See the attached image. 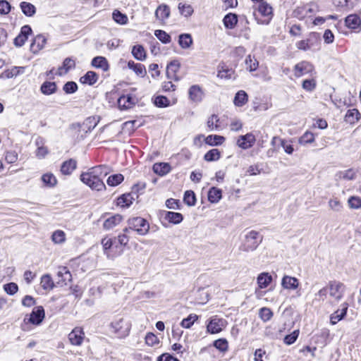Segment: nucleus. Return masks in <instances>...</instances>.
Listing matches in <instances>:
<instances>
[{
  "label": "nucleus",
  "mask_w": 361,
  "mask_h": 361,
  "mask_svg": "<svg viewBox=\"0 0 361 361\" xmlns=\"http://www.w3.org/2000/svg\"><path fill=\"white\" fill-rule=\"evenodd\" d=\"M109 173L108 166L99 165L90 169L87 172L82 173L80 180L92 190L102 191L106 189V185L102 178L105 177Z\"/></svg>",
  "instance_id": "obj_1"
},
{
  "label": "nucleus",
  "mask_w": 361,
  "mask_h": 361,
  "mask_svg": "<svg viewBox=\"0 0 361 361\" xmlns=\"http://www.w3.org/2000/svg\"><path fill=\"white\" fill-rule=\"evenodd\" d=\"M263 236L259 232L250 231L245 235L243 243L240 245V250L243 252H252L255 250L262 243Z\"/></svg>",
  "instance_id": "obj_2"
},
{
  "label": "nucleus",
  "mask_w": 361,
  "mask_h": 361,
  "mask_svg": "<svg viewBox=\"0 0 361 361\" xmlns=\"http://www.w3.org/2000/svg\"><path fill=\"white\" fill-rule=\"evenodd\" d=\"M129 228L140 235H146L149 229L148 221L142 217L136 216L128 219Z\"/></svg>",
  "instance_id": "obj_3"
},
{
  "label": "nucleus",
  "mask_w": 361,
  "mask_h": 361,
  "mask_svg": "<svg viewBox=\"0 0 361 361\" xmlns=\"http://www.w3.org/2000/svg\"><path fill=\"white\" fill-rule=\"evenodd\" d=\"M111 331L118 337H125L130 331V324L123 318H118L113 321L110 324Z\"/></svg>",
  "instance_id": "obj_4"
},
{
  "label": "nucleus",
  "mask_w": 361,
  "mask_h": 361,
  "mask_svg": "<svg viewBox=\"0 0 361 361\" xmlns=\"http://www.w3.org/2000/svg\"><path fill=\"white\" fill-rule=\"evenodd\" d=\"M261 134V131H256L255 134L248 133L243 135H240L237 140L236 145L243 149L251 148L257 140V137Z\"/></svg>",
  "instance_id": "obj_5"
},
{
  "label": "nucleus",
  "mask_w": 361,
  "mask_h": 361,
  "mask_svg": "<svg viewBox=\"0 0 361 361\" xmlns=\"http://www.w3.org/2000/svg\"><path fill=\"white\" fill-rule=\"evenodd\" d=\"M224 319L217 317V316L212 317L207 325V332L212 334H218L223 329Z\"/></svg>",
  "instance_id": "obj_6"
},
{
  "label": "nucleus",
  "mask_w": 361,
  "mask_h": 361,
  "mask_svg": "<svg viewBox=\"0 0 361 361\" xmlns=\"http://www.w3.org/2000/svg\"><path fill=\"white\" fill-rule=\"evenodd\" d=\"M32 32V28L30 25H23L18 35L14 39L13 44L17 47H20L25 44L28 39V36Z\"/></svg>",
  "instance_id": "obj_7"
},
{
  "label": "nucleus",
  "mask_w": 361,
  "mask_h": 361,
  "mask_svg": "<svg viewBox=\"0 0 361 361\" xmlns=\"http://www.w3.org/2000/svg\"><path fill=\"white\" fill-rule=\"evenodd\" d=\"M314 70V66L308 61H301L297 63L294 67L295 76L299 78L305 74L312 73Z\"/></svg>",
  "instance_id": "obj_8"
},
{
  "label": "nucleus",
  "mask_w": 361,
  "mask_h": 361,
  "mask_svg": "<svg viewBox=\"0 0 361 361\" xmlns=\"http://www.w3.org/2000/svg\"><path fill=\"white\" fill-rule=\"evenodd\" d=\"M45 317L44 310L42 306L35 307L31 312L29 322L34 325H39L42 323Z\"/></svg>",
  "instance_id": "obj_9"
},
{
  "label": "nucleus",
  "mask_w": 361,
  "mask_h": 361,
  "mask_svg": "<svg viewBox=\"0 0 361 361\" xmlns=\"http://www.w3.org/2000/svg\"><path fill=\"white\" fill-rule=\"evenodd\" d=\"M189 99L195 103H200L204 97V92L198 85H192L188 90Z\"/></svg>",
  "instance_id": "obj_10"
},
{
  "label": "nucleus",
  "mask_w": 361,
  "mask_h": 361,
  "mask_svg": "<svg viewBox=\"0 0 361 361\" xmlns=\"http://www.w3.org/2000/svg\"><path fill=\"white\" fill-rule=\"evenodd\" d=\"M85 333L82 328L75 327L68 334V339L72 345H80L83 341Z\"/></svg>",
  "instance_id": "obj_11"
},
{
  "label": "nucleus",
  "mask_w": 361,
  "mask_h": 361,
  "mask_svg": "<svg viewBox=\"0 0 361 361\" xmlns=\"http://www.w3.org/2000/svg\"><path fill=\"white\" fill-rule=\"evenodd\" d=\"M344 285L338 281L329 282L330 295L334 297L337 300H340L343 298V292Z\"/></svg>",
  "instance_id": "obj_12"
},
{
  "label": "nucleus",
  "mask_w": 361,
  "mask_h": 361,
  "mask_svg": "<svg viewBox=\"0 0 361 361\" xmlns=\"http://www.w3.org/2000/svg\"><path fill=\"white\" fill-rule=\"evenodd\" d=\"M97 123L95 121L94 117H88L83 123L82 124L80 123H73L71 125V128L73 129H78L80 130V128H82V130L85 131V133L90 132L92 130H93Z\"/></svg>",
  "instance_id": "obj_13"
},
{
  "label": "nucleus",
  "mask_w": 361,
  "mask_h": 361,
  "mask_svg": "<svg viewBox=\"0 0 361 361\" xmlns=\"http://www.w3.org/2000/svg\"><path fill=\"white\" fill-rule=\"evenodd\" d=\"M341 307V309L337 310L333 314H331L330 322L331 324L334 325L337 324L339 321L344 319V317L346 316L348 308V303L345 302L342 304Z\"/></svg>",
  "instance_id": "obj_14"
},
{
  "label": "nucleus",
  "mask_w": 361,
  "mask_h": 361,
  "mask_svg": "<svg viewBox=\"0 0 361 361\" xmlns=\"http://www.w3.org/2000/svg\"><path fill=\"white\" fill-rule=\"evenodd\" d=\"M47 42V39L43 35H37L32 40L30 44V50L34 54L39 52L44 48Z\"/></svg>",
  "instance_id": "obj_15"
},
{
  "label": "nucleus",
  "mask_w": 361,
  "mask_h": 361,
  "mask_svg": "<svg viewBox=\"0 0 361 361\" xmlns=\"http://www.w3.org/2000/svg\"><path fill=\"white\" fill-rule=\"evenodd\" d=\"M162 216L165 220L173 224H178L183 220V214L179 212L164 211Z\"/></svg>",
  "instance_id": "obj_16"
},
{
  "label": "nucleus",
  "mask_w": 361,
  "mask_h": 361,
  "mask_svg": "<svg viewBox=\"0 0 361 361\" xmlns=\"http://www.w3.org/2000/svg\"><path fill=\"white\" fill-rule=\"evenodd\" d=\"M135 195L133 194L131 191L130 193L121 195L117 199V205L121 207H129L133 204V200H135Z\"/></svg>",
  "instance_id": "obj_17"
},
{
  "label": "nucleus",
  "mask_w": 361,
  "mask_h": 361,
  "mask_svg": "<svg viewBox=\"0 0 361 361\" xmlns=\"http://www.w3.org/2000/svg\"><path fill=\"white\" fill-rule=\"evenodd\" d=\"M345 24L348 28L355 30L360 27L361 20L358 15L350 14L345 18Z\"/></svg>",
  "instance_id": "obj_18"
},
{
  "label": "nucleus",
  "mask_w": 361,
  "mask_h": 361,
  "mask_svg": "<svg viewBox=\"0 0 361 361\" xmlns=\"http://www.w3.org/2000/svg\"><path fill=\"white\" fill-rule=\"evenodd\" d=\"M272 280L271 275L268 272H262L259 274L257 278L258 286L261 289L267 288Z\"/></svg>",
  "instance_id": "obj_19"
},
{
  "label": "nucleus",
  "mask_w": 361,
  "mask_h": 361,
  "mask_svg": "<svg viewBox=\"0 0 361 361\" xmlns=\"http://www.w3.org/2000/svg\"><path fill=\"white\" fill-rule=\"evenodd\" d=\"M91 65L96 68H101L104 71L109 69V64L107 59L104 56H95L92 59Z\"/></svg>",
  "instance_id": "obj_20"
},
{
  "label": "nucleus",
  "mask_w": 361,
  "mask_h": 361,
  "mask_svg": "<svg viewBox=\"0 0 361 361\" xmlns=\"http://www.w3.org/2000/svg\"><path fill=\"white\" fill-rule=\"evenodd\" d=\"M77 162L75 159H70L62 163L61 172L63 175H70L76 169Z\"/></svg>",
  "instance_id": "obj_21"
},
{
  "label": "nucleus",
  "mask_w": 361,
  "mask_h": 361,
  "mask_svg": "<svg viewBox=\"0 0 361 361\" xmlns=\"http://www.w3.org/2000/svg\"><path fill=\"white\" fill-rule=\"evenodd\" d=\"M281 286L286 289H296L299 286V281L295 277L284 276L281 281Z\"/></svg>",
  "instance_id": "obj_22"
},
{
  "label": "nucleus",
  "mask_w": 361,
  "mask_h": 361,
  "mask_svg": "<svg viewBox=\"0 0 361 361\" xmlns=\"http://www.w3.org/2000/svg\"><path fill=\"white\" fill-rule=\"evenodd\" d=\"M170 16V8L166 4H161L155 11L156 18L161 21L167 19Z\"/></svg>",
  "instance_id": "obj_23"
},
{
  "label": "nucleus",
  "mask_w": 361,
  "mask_h": 361,
  "mask_svg": "<svg viewBox=\"0 0 361 361\" xmlns=\"http://www.w3.org/2000/svg\"><path fill=\"white\" fill-rule=\"evenodd\" d=\"M41 92L44 95H51L57 91V85L55 82L45 81L40 87Z\"/></svg>",
  "instance_id": "obj_24"
},
{
  "label": "nucleus",
  "mask_w": 361,
  "mask_h": 361,
  "mask_svg": "<svg viewBox=\"0 0 361 361\" xmlns=\"http://www.w3.org/2000/svg\"><path fill=\"white\" fill-rule=\"evenodd\" d=\"M117 240L116 238H103L102 240V244L103 246V249L104 250V253L107 255V257L110 258L111 255V252L114 251V245L116 243Z\"/></svg>",
  "instance_id": "obj_25"
},
{
  "label": "nucleus",
  "mask_w": 361,
  "mask_h": 361,
  "mask_svg": "<svg viewBox=\"0 0 361 361\" xmlns=\"http://www.w3.org/2000/svg\"><path fill=\"white\" fill-rule=\"evenodd\" d=\"M207 197L211 203H217L222 197V190L216 187H212L208 191Z\"/></svg>",
  "instance_id": "obj_26"
},
{
  "label": "nucleus",
  "mask_w": 361,
  "mask_h": 361,
  "mask_svg": "<svg viewBox=\"0 0 361 361\" xmlns=\"http://www.w3.org/2000/svg\"><path fill=\"white\" fill-rule=\"evenodd\" d=\"M128 67L129 69L133 70L138 76L144 77L147 73L146 68L142 63H135L130 60L128 62Z\"/></svg>",
  "instance_id": "obj_27"
},
{
  "label": "nucleus",
  "mask_w": 361,
  "mask_h": 361,
  "mask_svg": "<svg viewBox=\"0 0 361 361\" xmlns=\"http://www.w3.org/2000/svg\"><path fill=\"white\" fill-rule=\"evenodd\" d=\"M171 169L170 164L165 162L156 163L153 165L154 172L159 176H164L169 173Z\"/></svg>",
  "instance_id": "obj_28"
},
{
  "label": "nucleus",
  "mask_w": 361,
  "mask_h": 361,
  "mask_svg": "<svg viewBox=\"0 0 361 361\" xmlns=\"http://www.w3.org/2000/svg\"><path fill=\"white\" fill-rule=\"evenodd\" d=\"M180 64L177 60L171 61L166 67V75L169 78H175L176 80H178L176 78V73L179 71Z\"/></svg>",
  "instance_id": "obj_29"
},
{
  "label": "nucleus",
  "mask_w": 361,
  "mask_h": 361,
  "mask_svg": "<svg viewBox=\"0 0 361 361\" xmlns=\"http://www.w3.org/2000/svg\"><path fill=\"white\" fill-rule=\"evenodd\" d=\"M98 80V75L97 73L89 71L82 77L80 78V82L83 84L93 85Z\"/></svg>",
  "instance_id": "obj_30"
},
{
  "label": "nucleus",
  "mask_w": 361,
  "mask_h": 361,
  "mask_svg": "<svg viewBox=\"0 0 361 361\" xmlns=\"http://www.w3.org/2000/svg\"><path fill=\"white\" fill-rule=\"evenodd\" d=\"M123 219V216L120 214H115L104 222L103 227L104 229L109 230L118 225Z\"/></svg>",
  "instance_id": "obj_31"
},
{
  "label": "nucleus",
  "mask_w": 361,
  "mask_h": 361,
  "mask_svg": "<svg viewBox=\"0 0 361 361\" xmlns=\"http://www.w3.org/2000/svg\"><path fill=\"white\" fill-rule=\"evenodd\" d=\"M223 23L226 28L233 29L238 23V16L235 13H228L224 16Z\"/></svg>",
  "instance_id": "obj_32"
},
{
  "label": "nucleus",
  "mask_w": 361,
  "mask_h": 361,
  "mask_svg": "<svg viewBox=\"0 0 361 361\" xmlns=\"http://www.w3.org/2000/svg\"><path fill=\"white\" fill-rule=\"evenodd\" d=\"M134 58L138 61H144L147 57L146 51L141 44L134 45L131 51Z\"/></svg>",
  "instance_id": "obj_33"
},
{
  "label": "nucleus",
  "mask_w": 361,
  "mask_h": 361,
  "mask_svg": "<svg viewBox=\"0 0 361 361\" xmlns=\"http://www.w3.org/2000/svg\"><path fill=\"white\" fill-rule=\"evenodd\" d=\"M193 43L190 34L183 33L178 36V44L182 49H188Z\"/></svg>",
  "instance_id": "obj_34"
},
{
  "label": "nucleus",
  "mask_w": 361,
  "mask_h": 361,
  "mask_svg": "<svg viewBox=\"0 0 361 361\" xmlns=\"http://www.w3.org/2000/svg\"><path fill=\"white\" fill-rule=\"evenodd\" d=\"M226 138L222 135H209L205 138V143L210 146H219L222 145Z\"/></svg>",
  "instance_id": "obj_35"
},
{
  "label": "nucleus",
  "mask_w": 361,
  "mask_h": 361,
  "mask_svg": "<svg viewBox=\"0 0 361 361\" xmlns=\"http://www.w3.org/2000/svg\"><path fill=\"white\" fill-rule=\"evenodd\" d=\"M312 12V8L307 5L298 6L293 11V16L298 19H303L308 13Z\"/></svg>",
  "instance_id": "obj_36"
},
{
  "label": "nucleus",
  "mask_w": 361,
  "mask_h": 361,
  "mask_svg": "<svg viewBox=\"0 0 361 361\" xmlns=\"http://www.w3.org/2000/svg\"><path fill=\"white\" fill-rule=\"evenodd\" d=\"M20 7L23 14L26 16L31 17L36 13L35 6L31 3L23 1L20 4Z\"/></svg>",
  "instance_id": "obj_37"
},
{
  "label": "nucleus",
  "mask_w": 361,
  "mask_h": 361,
  "mask_svg": "<svg viewBox=\"0 0 361 361\" xmlns=\"http://www.w3.org/2000/svg\"><path fill=\"white\" fill-rule=\"evenodd\" d=\"M118 104L123 106V109H128L135 104V99L133 96L128 94L127 96L123 95L118 99Z\"/></svg>",
  "instance_id": "obj_38"
},
{
  "label": "nucleus",
  "mask_w": 361,
  "mask_h": 361,
  "mask_svg": "<svg viewBox=\"0 0 361 361\" xmlns=\"http://www.w3.org/2000/svg\"><path fill=\"white\" fill-rule=\"evenodd\" d=\"M247 94L243 90H240L235 94L233 103L236 106H243L247 103Z\"/></svg>",
  "instance_id": "obj_39"
},
{
  "label": "nucleus",
  "mask_w": 361,
  "mask_h": 361,
  "mask_svg": "<svg viewBox=\"0 0 361 361\" xmlns=\"http://www.w3.org/2000/svg\"><path fill=\"white\" fill-rule=\"evenodd\" d=\"M360 118V114L356 109H349L345 116V121L349 123H354Z\"/></svg>",
  "instance_id": "obj_40"
},
{
  "label": "nucleus",
  "mask_w": 361,
  "mask_h": 361,
  "mask_svg": "<svg viewBox=\"0 0 361 361\" xmlns=\"http://www.w3.org/2000/svg\"><path fill=\"white\" fill-rule=\"evenodd\" d=\"M124 180V176L121 173L111 175L107 178L106 183L109 186L115 187L118 185Z\"/></svg>",
  "instance_id": "obj_41"
},
{
  "label": "nucleus",
  "mask_w": 361,
  "mask_h": 361,
  "mask_svg": "<svg viewBox=\"0 0 361 361\" xmlns=\"http://www.w3.org/2000/svg\"><path fill=\"white\" fill-rule=\"evenodd\" d=\"M183 202L189 207L195 206L196 204V195L192 190H186L183 195Z\"/></svg>",
  "instance_id": "obj_42"
},
{
  "label": "nucleus",
  "mask_w": 361,
  "mask_h": 361,
  "mask_svg": "<svg viewBox=\"0 0 361 361\" xmlns=\"http://www.w3.org/2000/svg\"><path fill=\"white\" fill-rule=\"evenodd\" d=\"M24 67L22 66H13L11 69L5 71L2 75L6 78H11L17 76L24 72Z\"/></svg>",
  "instance_id": "obj_43"
},
{
  "label": "nucleus",
  "mask_w": 361,
  "mask_h": 361,
  "mask_svg": "<svg viewBox=\"0 0 361 361\" xmlns=\"http://www.w3.org/2000/svg\"><path fill=\"white\" fill-rule=\"evenodd\" d=\"M258 12L263 16L269 17L272 15V8L265 1H261L258 6Z\"/></svg>",
  "instance_id": "obj_44"
},
{
  "label": "nucleus",
  "mask_w": 361,
  "mask_h": 361,
  "mask_svg": "<svg viewBox=\"0 0 361 361\" xmlns=\"http://www.w3.org/2000/svg\"><path fill=\"white\" fill-rule=\"evenodd\" d=\"M221 157V152L218 149H212L209 150L204 156V159L207 161H217Z\"/></svg>",
  "instance_id": "obj_45"
},
{
  "label": "nucleus",
  "mask_w": 361,
  "mask_h": 361,
  "mask_svg": "<svg viewBox=\"0 0 361 361\" xmlns=\"http://www.w3.org/2000/svg\"><path fill=\"white\" fill-rule=\"evenodd\" d=\"M41 286L44 290H51L54 287V283L49 274H44L42 276Z\"/></svg>",
  "instance_id": "obj_46"
},
{
  "label": "nucleus",
  "mask_w": 361,
  "mask_h": 361,
  "mask_svg": "<svg viewBox=\"0 0 361 361\" xmlns=\"http://www.w3.org/2000/svg\"><path fill=\"white\" fill-rule=\"evenodd\" d=\"M59 277L61 278V281L67 284L68 281L72 280V275L66 267H61L57 274Z\"/></svg>",
  "instance_id": "obj_47"
},
{
  "label": "nucleus",
  "mask_w": 361,
  "mask_h": 361,
  "mask_svg": "<svg viewBox=\"0 0 361 361\" xmlns=\"http://www.w3.org/2000/svg\"><path fill=\"white\" fill-rule=\"evenodd\" d=\"M154 35L163 44H169L171 41L170 35L162 30H157L154 31Z\"/></svg>",
  "instance_id": "obj_48"
},
{
  "label": "nucleus",
  "mask_w": 361,
  "mask_h": 361,
  "mask_svg": "<svg viewBox=\"0 0 361 361\" xmlns=\"http://www.w3.org/2000/svg\"><path fill=\"white\" fill-rule=\"evenodd\" d=\"M213 346L220 352L224 353L228 350V343L226 338H219L213 342Z\"/></svg>",
  "instance_id": "obj_49"
},
{
  "label": "nucleus",
  "mask_w": 361,
  "mask_h": 361,
  "mask_svg": "<svg viewBox=\"0 0 361 361\" xmlns=\"http://www.w3.org/2000/svg\"><path fill=\"white\" fill-rule=\"evenodd\" d=\"M154 104L159 108L167 107L170 104L169 99L163 95H158L154 99Z\"/></svg>",
  "instance_id": "obj_50"
},
{
  "label": "nucleus",
  "mask_w": 361,
  "mask_h": 361,
  "mask_svg": "<svg viewBox=\"0 0 361 361\" xmlns=\"http://www.w3.org/2000/svg\"><path fill=\"white\" fill-rule=\"evenodd\" d=\"M42 180L47 187H54L57 183L56 177L52 173H45L42 176Z\"/></svg>",
  "instance_id": "obj_51"
},
{
  "label": "nucleus",
  "mask_w": 361,
  "mask_h": 361,
  "mask_svg": "<svg viewBox=\"0 0 361 361\" xmlns=\"http://www.w3.org/2000/svg\"><path fill=\"white\" fill-rule=\"evenodd\" d=\"M113 19L115 22L121 25H126L128 23V17L126 14L121 11L116 10L113 12Z\"/></svg>",
  "instance_id": "obj_52"
},
{
  "label": "nucleus",
  "mask_w": 361,
  "mask_h": 361,
  "mask_svg": "<svg viewBox=\"0 0 361 361\" xmlns=\"http://www.w3.org/2000/svg\"><path fill=\"white\" fill-rule=\"evenodd\" d=\"M219 118L216 114H212L207 120V125L210 130L219 129Z\"/></svg>",
  "instance_id": "obj_53"
},
{
  "label": "nucleus",
  "mask_w": 361,
  "mask_h": 361,
  "mask_svg": "<svg viewBox=\"0 0 361 361\" xmlns=\"http://www.w3.org/2000/svg\"><path fill=\"white\" fill-rule=\"evenodd\" d=\"M197 319H198L197 315L191 314L188 317H187L186 318H184L181 321L180 325L183 328L189 329L192 326L195 321H196Z\"/></svg>",
  "instance_id": "obj_54"
},
{
  "label": "nucleus",
  "mask_w": 361,
  "mask_h": 361,
  "mask_svg": "<svg viewBox=\"0 0 361 361\" xmlns=\"http://www.w3.org/2000/svg\"><path fill=\"white\" fill-rule=\"evenodd\" d=\"M116 238L117 240L116 243H119V245H120L119 251L118 252V255H121L123 252V247L126 246L128 244V243L129 241V238L127 235V234H126V233L120 234L118 235V237H116Z\"/></svg>",
  "instance_id": "obj_55"
},
{
  "label": "nucleus",
  "mask_w": 361,
  "mask_h": 361,
  "mask_svg": "<svg viewBox=\"0 0 361 361\" xmlns=\"http://www.w3.org/2000/svg\"><path fill=\"white\" fill-rule=\"evenodd\" d=\"M178 10L180 14L185 17L190 16L194 11L192 6L183 4L182 3L178 4Z\"/></svg>",
  "instance_id": "obj_56"
},
{
  "label": "nucleus",
  "mask_w": 361,
  "mask_h": 361,
  "mask_svg": "<svg viewBox=\"0 0 361 361\" xmlns=\"http://www.w3.org/2000/svg\"><path fill=\"white\" fill-rule=\"evenodd\" d=\"M51 240L55 243H62L66 240V234L63 231L57 230L53 233L51 235Z\"/></svg>",
  "instance_id": "obj_57"
},
{
  "label": "nucleus",
  "mask_w": 361,
  "mask_h": 361,
  "mask_svg": "<svg viewBox=\"0 0 361 361\" xmlns=\"http://www.w3.org/2000/svg\"><path fill=\"white\" fill-rule=\"evenodd\" d=\"M78 89V85L74 81H68L63 85V90L66 94H73Z\"/></svg>",
  "instance_id": "obj_58"
},
{
  "label": "nucleus",
  "mask_w": 361,
  "mask_h": 361,
  "mask_svg": "<svg viewBox=\"0 0 361 361\" xmlns=\"http://www.w3.org/2000/svg\"><path fill=\"white\" fill-rule=\"evenodd\" d=\"M259 316L262 320L267 322L273 317V312L268 307H262L259 310Z\"/></svg>",
  "instance_id": "obj_59"
},
{
  "label": "nucleus",
  "mask_w": 361,
  "mask_h": 361,
  "mask_svg": "<svg viewBox=\"0 0 361 361\" xmlns=\"http://www.w3.org/2000/svg\"><path fill=\"white\" fill-rule=\"evenodd\" d=\"M299 336V330H295L291 334L286 335L283 338V342L286 345H291L294 343L298 339Z\"/></svg>",
  "instance_id": "obj_60"
},
{
  "label": "nucleus",
  "mask_w": 361,
  "mask_h": 361,
  "mask_svg": "<svg viewBox=\"0 0 361 361\" xmlns=\"http://www.w3.org/2000/svg\"><path fill=\"white\" fill-rule=\"evenodd\" d=\"M245 64L247 66V68L250 70V71H255L258 68L259 63L257 59H252L250 55L247 56L245 59Z\"/></svg>",
  "instance_id": "obj_61"
},
{
  "label": "nucleus",
  "mask_w": 361,
  "mask_h": 361,
  "mask_svg": "<svg viewBox=\"0 0 361 361\" xmlns=\"http://www.w3.org/2000/svg\"><path fill=\"white\" fill-rule=\"evenodd\" d=\"M233 71L228 67L222 66L218 71V77L221 78L230 79L232 77Z\"/></svg>",
  "instance_id": "obj_62"
},
{
  "label": "nucleus",
  "mask_w": 361,
  "mask_h": 361,
  "mask_svg": "<svg viewBox=\"0 0 361 361\" xmlns=\"http://www.w3.org/2000/svg\"><path fill=\"white\" fill-rule=\"evenodd\" d=\"M314 140V135L311 132L305 133L299 139V142L301 145H306L312 143Z\"/></svg>",
  "instance_id": "obj_63"
},
{
  "label": "nucleus",
  "mask_w": 361,
  "mask_h": 361,
  "mask_svg": "<svg viewBox=\"0 0 361 361\" xmlns=\"http://www.w3.org/2000/svg\"><path fill=\"white\" fill-rule=\"evenodd\" d=\"M348 205L352 209H360L361 208V198L357 196H351L348 199Z\"/></svg>",
  "instance_id": "obj_64"
}]
</instances>
